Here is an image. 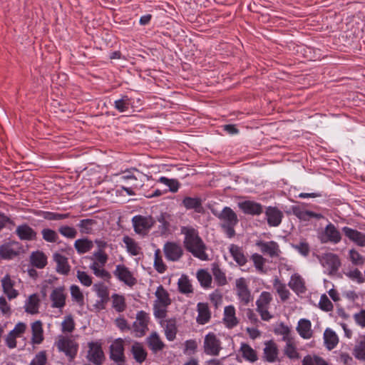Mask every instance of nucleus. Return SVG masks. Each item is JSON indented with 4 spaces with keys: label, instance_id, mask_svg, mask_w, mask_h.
<instances>
[{
    "label": "nucleus",
    "instance_id": "37998d69",
    "mask_svg": "<svg viewBox=\"0 0 365 365\" xmlns=\"http://www.w3.org/2000/svg\"><path fill=\"white\" fill-rule=\"evenodd\" d=\"M74 246L78 253L83 254L91 250L93 245L92 241L88 239H79L76 240Z\"/></svg>",
    "mask_w": 365,
    "mask_h": 365
},
{
    "label": "nucleus",
    "instance_id": "72a5a7b5",
    "mask_svg": "<svg viewBox=\"0 0 365 365\" xmlns=\"http://www.w3.org/2000/svg\"><path fill=\"white\" fill-rule=\"evenodd\" d=\"M324 340L329 350L333 349L338 344L339 339L336 333L331 329H327L324 333Z\"/></svg>",
    "mask_w": 365,
    "mask_h": 365
},
{
    "label": "nucleus",
    "instance_id": "0e129e2a",
    "mask_svg": "<svg viewBox=\"0 0 365 365\" xmlns=\"http://www.w3.org/2000/svg\"><path fill=\"white\" fill-rule=\"evenodd\" d=\"M319 306L321 309L329 312L333 309V304L326 294H322L320 297Z\"/></svg>",
    "mask_w": 365,
    "mask_h": 365
},
{
    "label": "nucleus",
    "instance_id": "dca6fc26",
    "mask_svg": "<svg viewBox=\"0 0 365 365\" xmlns=\"http://www.w3.org/2000/svg\"><path fill=\"white\" fill-rule=\"evenodd\" d=\"M113 274L120 282H123L128 286L131 287L136 282L133 273L123 264H118Z\"/></svg>",
    "mask_w": 365,
    "mask_h": 365
},
{
    "label": "nucleus",
    "instance_id": "39448f33",
    "mask_svg": "<svg viewBox=\"0 0 365 365\" xmlns=\"http://www.w3.org/2000/svg\"><path fill=\"white\" fill-rule=\"evenodd\" d=\"M86 359L96 365H101L104 360V353L101 340L91 341L87 344Z\"/></svg>",
    "mask_w": 365,
    "mask_h": 365
},
{
    "label": "nucleus",
    "instance_id": "5fc2aeb1",
    "mask_svg": "<svg viewBox=\"0 0 365 365\" xmlns=\"http://www.w3.org/2000/svg\"><path fill=\"white\" fill-rule=\"evenodd\" d=\"M284 354L291 359H297L299 358V353L296 347L292 344L291 340L287 341L284 347Z\"/></svg>",
    "mask_w": 365,
    "mask_h": 365
},
{
    "label": "nucleus",
    "instance_id": "a18cd8bd",
    "mask_svg": "<svg viewBox=\"0 0 365 365\" xmlns=\"http://www.w3.org/2000/svg\"><path fill=\"white\" fill-rule=\"evenodd\" d=\"M71 296L76 304L82 306L84 303V297L78 286L73 284L70 287Z\"/></svg>",
    "mask_w": 365,
    "mask_h": 365
},
{
    "label": "nucleus",
    "instance_id": "58836bf2",
    "mask_svg": "<svg viewBox=\"0 0 365 365\" xmlns=\"http://www.w3.org/2000/svg\"><path fill=\"white\" fill-rule=\"evenodd\" d=\"M31 262L34 267L41 269L46 266L47 258L43 252L39 251L34 252L31 255Z\"/></svg>",
    "mask_w": 365,
    "mask_h": 365
},
{
    "label": "nucleus",
    "instance_id": "a19ab883",
    "mask_svg": "<svg viewBox=\"0 0 365 365\" xmlns=\"http://www.w3.org/2000/svg\"><path fill=\"white\" fill-rule=\"evenodd\" d=\"M252 259L254 262L255 267L257 270L262 273H265L268 271L269 267L267 264V260L259 254H253Z\"/></svg>",
    "mask_w": 365,
    "mask_h": 365
},
{
    "label": "nucleus",
    "instance_id": "6e6d98bb",
    "mask_svg": "<svg viewBox=\"0 0 365 365\" xmlns=\"http://www.w3.org/2000/svg\"><path fill=\"white\" fill-rule=\"evenodd\" d=\"M95 224L94 220L91 219H85L80 221L78 227L80 231L84 234H89L93 230V227Z\"/></svg>",
    "mask_w": 365,
    "mask_h": 365
},
{
    "label": "nucleus",
    "instance_id": "4c0bfd02",
    "mask_svg": "<svg viewBox=\"0 0 365 365\" xmlns=\"http://www.w3.org/2000/svg\"><path fill=\"white\" fill-rule=\"evenodd\" d=\"M240 352L243 358L250 362H254L257 359L256 351L247 344H241Z\"/></svg>",
    "mask_w": 365,
    "mask_h": 365
},
{
    "label": "nucleus",
    "instance_id": "aec40b11",
    "mask_svg": "<svg viewBox=\"0 0 365 365\" xmlns=\"http://www.w3.org/2000/svg\"><path fill=\"white\" fill-rule=\"evenodd\" d=\"M342 230L346 237H347L351 241L354 242L359 246H365L364 233H362L356 230H354L348 227H344Z\"/></svg>",
    "mask_w": 365,
    "mask_h": 365
},
{
    "label": "nucleus",
    "instance_id": "c03bdc74",
    "mask_svg": "<svg viewBox=\"0 0 365 365\" xmlns=\"http://www.w3.org/2000/svg\"><path fill=\"white\" fill-rule=\"evenodd\" d=\"M93 289L98 297L100 298L101 303H104L108 300V290L106 285L103 284H96L93 285Z\"/></svg>",
    "mask_w": 365,
    "mask_h": 365
},
{
    "label": "nucleus",
    "instance_id": "8fccbe9b",
    "mask_svg": "<svg viewBox=\"0 0 365 365\" xmlns=\"http://www.w3.org/2000/svg\"><path fill=\"white\" fill-rule=\"evenodd\" d=\"M158 182L168 186L170 191L172 192H176L180 187V183L175 179H169L165 177H160Z\"/></svg>",
    "mask_w": 365,
    "mask_h": 365
},
{
    "label": "nucleus",
    "instance_id": "f257e3e1",
    "mask_svg": "<svg viewBox=\"0 0 365 365\" xmlns=\"http://www.w3.org/2000/svg\"><path fill=\"white\" fill-rule=\"evenodd\" d=\"M181 232L185 235L184 245L186 249L200 259L207 260L208 256L205 252L206 247L197 232L192 227H183Z\"/></svg>",
    "mask_w": 365,
    "mask_h": 365
},
{
    "label": "nucleus",
    "instance_id": "ea45409f",
    "mask_svg": "<svg viewBox=\"0 0 365 365\" xmlns=\"http://www.w3.org/2000/svg\"><path fill=\"white\" fill-rule=\"evenodd\" d=\"M230 252L232 257H233L234 260L239 265L242 266L246 263V257L244 255L242 250L237 245H231L230 246Z\"/></svg>",
    "mask_w": 365,
    "mask_h": 365
},
{
    "label": "nucleus",
    "instance_id": "0eeeda50",
    "mask_svg": "<svg viewBox=\"0 0 365 365\" xmlns=\"http://www.w3.org/2000/svg\"><path fill=\"white\" fill-rule=\"evenodd\" d=\"M204 352L209 356H218L222 349L220 337L212 332L205 336L203 341Z\"/></svg>",
    "mask_w": 365,
    "mask_h": 365
},
{
    "label": "nucleus",
    "instance_id": "4be33fe9",
    "mask_svg": "<svg viewBox=\"0 0 365 365\" xmlns=\"http://www.w3.org/2000/svg\"><path fill=\"white\" fill-rule=\"evenodd\" d=\"M238 206L246 214L259 215L262 212V205L253 201L245 200L240 202L238 203Z\"/></svg>",
    "mask_w": 365,
    "mask_h": 365
},
{
    "label": "nucleus",
    "instance_id": "3c124183",
    "mask_svg": "<svg viewBox=\"0 0 365 365\" xmlns=\"http://www.w3.org/2000/svg\"><path fill=\"white\" fill-rule=\"evenodd\" d=\"M197 277L201 285L205 287H210L212 283L211 275L205 270L201 269L197 272Z\"/></svg>",
    "mask_w": 365,
    "mask_h": 365
},
{
    "label": "nucleus",
    "instance_id": "5701e85b",
    "mask_svg": "<svg viewBox=\"0 0 365 365\" xmlns=\"http://www.w3.org/2000/svg\"><path fill=\"white\" fill-rule=\"evenodd\" d=\"M40 307V299L38 294H33L30 295L25 301V312L30 314H36L38 312Z\"/></svg>",
    "mask_w": 365,
    "mask_h": 365
},
{
    "label": "nucleus",
    "instance_id": "338daca9",
    "mask_svg": "<svg viewBox=\"0 0 365 365\" xmlns=\"http://www.w3.org/2000/svg\"><path fill=\"white\" fill-rule=\"evenodd\" d=\"M59 232L68 238H74L77 235V231L72 227L63 226L59 228Z\"/></svg>",
    "mask_w": 365,
    "mask_h": 365
},
{
    "label": "nucleus",
    "instance_id": "2eb2a0df",
    "mask_svg": "<svg viewBox=\"0 0 365 365\" xmlns=\"http://www.w3.org/2000/svg\"><path fill=\"white\" fill-rule=\"evenodd\" d=\"M163 252L167 259L176 262L182 257L183 250L180 244L168 242L164 245Z\"/></svg>",
    "mask_w": 365,
    "mask_h": 365
},
{
    "label": "nucleus",
    "instance_id": "864d4df0",
    "mask_svg": "<svg viewBox=\"0 0 365 365\" xmlns=\"http://www.w3.org/2000/svg\"><path fill=\"white\" fill-rule=\"evenodd\" d=\"M353 354L356 359L365 360V337L356 344Z\"/></svg>",
    "mask_w": 365,
    "mask_h": 365
},
{
    "label": "nucleus",
    "instance_id": "f8f14e48",
    "mask_svg": "<svg viewBox=\"0 0 365 365\" xmlns=\"http://www.w3.org/2000/svg\"><path fill=\"white\" fill-rule=\"evenodd\" d=\"M22 251V246L15 241L6 242L0 246V256L4 259H12Z\"/></svg>",
    "mask_w": 365,
    "mask_h": 365
},
{
    "label": "nucleus",
    "instance_id": "1a4fd4ad",
    "mask_svg": "<svg viewBox=\"0 0 365 365\" xmlns=\"http://www.w3.org/2000/svg\"><path fill=\"white\" fill-rule=\"evenodd\" d=\"M67 292L63 286L53 287L49 294L51 307L61 310L66 306Z\"/></svg>",
    "mask_w": 365,
    "mask_h": 365
},
{
    "label": "nucleus",
    "instance_id": "c85d7f7f",
    "mask_svg": "<svg viewBox=\"0 0 365 365\" xmlns=\"http://www.w3.org/2000/svg\"><path fill=\"white\" fill-rule=\"evenodd\" d=\"M297 330L299 334L304 339H310L312 336V324L309 320L301 319L298 322Z\"/></svg>",
    "mask_w": 365,
    "mask_h": 365
},
{
    "label": "nucleus",
    "instance_id": "a878e982",
    "mask_svg": "<svg viewBox=\"0 0 365 365\" xmlns=\"http://www.w3.org/2000/svg\"><path fill=\"white\" fill-rule=\"evenodd\" d=\"M282 215V212L275 207H269L266 210L267 222L272 227H277L281 223Z\"/></svg>",
    "mask_w": 365,
    "mask_h": 365
},
{
    "label": "nucleus",
    "instance_id": "f704fd0d",
    "mask_svg": "<svg viewBox=\"0 0 365 365\" xmlns=\"http://www.w3.org/2000/svg\"><path fill=\"white\" fill-rule=\"evenodd\" d=\"M112 307L117 312H123L126 309L127 304L125 296L119 294H113L111 295Z\"/></svg>",
    "mask_w": 365,
    "mask_h": 365
},
{
    "label": "nucleus",
    "instance_id": "2f4dec72",
    "mask_svg": "<svg viewBox=\"0 0 365 365\" xmlns=\"http://www.w3.org/2000/svg\"><path fill=\"white\" fill-rule=\"evenodd\" d=\"M264 354L266 360L269 362H274L277 359L278 351L276 344L272 341L265 343Z\"/></svg>",
    "mask_w": 365,
    "mask_h": 365
},
{
    "label": "nucleus",
    "instance_id": "393cba45",
    "mask_svg": "<svg viewBox=\"0 0 365 365\" xmlns=\"http://www.w3.org/2000/svg\"><path fill=\"white\" fill-rule=\"evenodd\" d=\"M223 321L227 328H233L238 324V319L235 315V309L233 306H227L224 309Z\"/></svg>",
    "mask_w": 365,
    "mask_h": 365
},
{
    "label": "nucleus",
    "instance_id": "f3484780",
    "mask_svg": "<svg viewBox=\"0 0 365 365\" xmlns=\"http://www.w3.org/2000/svg\"><path fill=\"white\" fill-rule=\"evenodd\" d=\"M3 292L9 300L16 299L19 296V292L15 289L16 281L9 274H6L1 280Z\"/></svg>",
    "mask_w": 365,
    "mask_h": 365
},
{
    "label": "nucleus",
    "instance_id": "423d86ee",
    "mask_svg": "<svg viewBox=\"0 0 365 365\" xmlns=\"http://www.w3.org/2000/svg\"><path fill=\"white\" fill-rule=\"evenodd\" d=\"M272 301V295L268 292H262L256 301L257 311L264 321H269L272 318V314L269 312Z\"/></svg>",
    "mask_w": 365,
    "mask_h": 365
},
{
    "label": "nucleus",
    "instance_id": "7c9ffc66",
    "mask_svg": "<svg viewBox=\"0 0 365 365\" xmlns=\"http://www.w3.org/2000/svg\"><path fill=\"white\" fill-rule=\"evenodd\" d=\"M147 342L150 349L153 352H157L162 350L165 346L164 343L160 339V336L156 332L152 333L147 338Z\"/></svg>",
    "mask_w": 365,
    "mask_h": 365
},
{
    "label": "nucleus",
    "instance_id": "49530a36",
    "mask_svg": "<svg viewBox=\"0 0 365 365\" xmlns=\"http://www.w3.org/2000/svg\"><path fill=\"white\" fill-rule=\"evenodd\" d=\"M130 106V101L127 96H123L120 99L115 100L114 101L115 108L121 113L128 111Z\"/></svg>",
    "mask_w": 365,
    "mask_h": 365
},
{
    "label": "nucleus",
    "instance_id": "6ab92c4d",
    "mask_svg": "<svg viewBox=\"0 0 365 365\" xmlns=\"http://www.w3.org/2000/svg\"><path fill=\"white\" fill-rule=\"evenodd\" d=\"M320 261L322 266L330 272L336 271L340 267V260L338 256L332 253L325 254Z\"/></svg>",
    "mask_w": 365,
    "mask_h": 365
},
{
    "label": "nucleus",
    "instance_id": "680f3d73",
    "mask_svg": "<svg viewBox=\"0 0 365 365\" xmlns=\"http://www.w3.org/2000/svg\"><path fill=\"white\" fill-rule=\"evenodd\" d=\"M74 321L71 316H67L61 323V330L63 332H71L74 329Z\"/></svg>",
    "mask_w": 365,
    "mask_h": 365
},
{
    "label": "nucleus",
    "instance_id": "c9c22d12",
    "mask_svg": "<svg viewBox=\"0 0 365 365\" xmlns=\"http://www.w3.org/2000/svg\"><path fill=\"white\" fill-rule=\"evenodd\" d=\"M16 232L21 240H31L36 237V232L31 227L26 225L19 226Z\"/></svg>",
    "mask_w": 365,
    "mask_h": 365
},
{
    "label": "nucleus",
    "instance_id": "ddd939ff",
    "mask_svg": "<svg viewBox=\"0 0 365 365\" xmlns=\"http://www.w3.org/2000/svg\"><path fill=\"white\" fill-rule=\"evenodd\" d=\"M110 356L116 364L125 363L124 355V341L120 339L114 340L110 346Z\"/></svg>",
    "mask_w": 365,
    "mask_h": 365
},
{
    "label": "nucleus",
    "instance_id": "473e14b6",
    "mask_svg": "<svg viewBox=\"0 0 365 365\" xmlns=\"http://www.w3.org/2000/svg\"><path fill=\"white\" fill-rule=\"evenodd\" d=\"M197 322L200 324H206L210 318V312L208 306L205 303L197 304Z\"/></svg>",
    "mask_w": 365,
    "mask_h": 365
},
{
    "label": "nucleus",
    "instance_id": "f03ea898",
    "mask_svg": "<svg viewBox=\"0 0 365 365\" xmlns=\"http://www.w3.org/2000/svg\"><path fill=\"white\" fill-rule=\"evenodd\" d=\"M155 299L153 304V314L158 319H164L168 307L171 303L169 294L162 285H159L155 292Z\"/></svg>",
    "mask_w": 365,
    "mask_h": 365
},
{
    "label": "nucleus",
    "instance_id": "9d476101",
    "mask_svg": "<svg viewBox=\"0 0 365 365\" xmlns=\"http://www.w3.org/2000/svg\"><path fill=\"white\" fill-rule=\"evenodd\" d=\"M133 225L136 233L145 235L154 224L151 216L136 215L132 219Z\"/></svg>",
    "mask_w": 365,
    "mask_h": 365
},
{
    "label": "nucleus",
    "instance_id": "c756f323",
    "mask_svg": "<svg viewBox=\"0 0 365 365\" xmlns=\"http://www.w3.org/2000/svg\"><path fill=\"white\" fill-rule=\"evenodd\" d=\"M53 259L56 263L57 272L62 274H68L70 270L68 259L60 253H54Z\"/></svg>",
    "mask_w": 365,
    "mask_h": 365
},
{
    "label": "nucleus",
    "instance_id": "e2e57ef3",
    "mask_svg": "<svg viewBox=\"0 0 365 365\" xmlns=\"http://www.w3.org/2000/svg\"><path fill=\"white\" fill-rule=\"evenodd\" d=\"M212 273L214 278L218 284L223 285L226 283V277L225 273L218 267H213Z\"/></svg>",
    "mask_w": 365,
    "mask_h": 365
},
{
    "label": "nucleus",
    "instance_id": "13d9d810",
    "mask_svg": "<svg viewBox=\"0 0 365 365\" xmlns=\"http://www.w3.org/2000/svg\"><path fill=\"white\" fill-rule=\"evenodd\" d=\"M178 287L181 292L182 293H190L192 292V285L190 282V280L185 276H182L178 279Z\"/></svg>",
    "mask_w": 365,
    "mask_h": 365
},
{
    "label": "nucleus",
    "instance_id": "a211bd4d",
    "mask_svg": "<svg viewBox=\"0 0 365 365\" xmlns=\"http://www.w3.org/2000/svg\"><path fill=\"white\" fill-rule=\"evenodd\" d=\"M256 245L262 253L271 257H278L281 252L278 244L274 241L259 240L256 242Z\"/></svg>",
    "mask_w": 365,
    "mask_h": 365
},
{
    "label": "nucleus",
    "instance_id": "4468645a",
    "mask_svg": "<svg viewBox=\"0 0 365 365\" xmlns=\"http://www.w3.org/2000/svg\"><path fill=\"white\" fill-rule=\"evenodd\" d=\"M236 292L240 302L246 305L252 300L248 289V282L245 278H239L235 282Z\"/></svg>",
    "mask_w": 365,
    "mask_h": 365
},
{
    "label": "nucleus",
    "instance_id": "603ef678",
    "mask_svg": "<svg viewBox=\"0 0 365 365\" xmlns=\"http://www.w3.org/2000/svg\"><path fill=\"white\" fill-rule=\"evenodd\" d=\"M182 204L187 209L197 210L201 207V200L198 197H187L182 200Z\"/></svg>",
    "mask_w": 365,
    "mask_h": 365
},
{
    "label": "nucleus",
    "instance_id": "79ce46f5",
    "mask_svg": "<svg viewBox=\"0 0 365 365\" xmlns=\"http://www.w3.org/2000/svg\"><path fill=\"white\" fill-rule=\"evenodd\" d=\"M273 287L282 301H285L289 297V291L287 289L285 284L282 283L278 278L274 279Z\"/></svg>",
    "mask_w": 365,
    "mask_h": 365
},
{
    "label": "nucleus",
    "instance_id": "b1692460",
    "mask_svg": "<svg viewBox=\"0 0 365 365\" xmlns=\"http://www.w3.org/2000/svg\"><path fill=\"white\" fill-rule=\"evenodd\" d=\"M164 329L165 335L168 341H173L177 334V322L175 319H170L161 322Z\"/></svg>",
    "mask_w": 365,
    "mask_h": 365
},
{
    "label": "nucleus",
    "instance_id": "09e8293b",
    "mask_svg": "<svg viewBox=\"0 0 365 365\" xmlns=\"http://www.w3.org/2000/svg\"><path fill=\"white\" fill-rule=\"evenodd\" d=\"M123 242L126 249L132 255H138L140 253V247L138 244L130 237L126 236L123 237Z\"/></svg>",
    "mask_w": 365,
    "mask_h": 365
},
{
    "label": "nucleus",
    "instance_id": "052dcab7",
    "mask_svg": "<svg viewBox=\"0 0 365 365\" xmlns=\"http://www.w3.org/2000/svg\"><path fill=\"white\" fill-rule=\"evenodd\" d=\"M349 259L351 262L356 265L363 264L364 263L365 258L359 253L356 250L352 249L349 252Z\"/></svg>",
    "mask_w": 365,
    "mask_h": 365
},
{
    "label": "nucleus",
    "instance_id": "bb28decb",
    "mask_svg": "<svg viewBox=\"0 0 365 365\" xmlns=\"http://www.w3.org/2000/svg\"><path fill=\"white\" fill-rule=\"evenodd\" d=\"M131 354L137 363L142 364L147 357V351L143 345L139 342H135L131 346Z\"/></svg>",
    "mask_w": 365,
    "mask_h": 365
},
{
    "label": "nucleus",
    "instance_id": "20e7f679",
    "mask_svg": "<svg viewBox=\"0 0 365 365\" xmlns=\"http://www.w3.org/2000/svg\"><path fill=\"white\" fill-rule=\"evenodd\" d=\"M55 345L60 352H63L70 360L76 356L78 345L73 339L60 336L55 342Z\"/></svg>",
    "mask_w": 365,
    "mask_h": 365
},
{
    "label": "nucleus",
    "instance_id": "9b49d317",
    "mask_svg": "<svg viewBox=\"0 0 365 365\" xmlns=\"http://www.w3.org/2000/svg\"><path fill=\"white\" fill-rule=\"evenodd\" d=\"M148 322L149 316L146 312L140 311L137 313L135 320L132 327L133 332L135 336L141 337L145 335L148 330Z\"/></svg>",
    "mask_w": 365,
    "mask_h": 365
},
{
    "label": "nucleus",
    "instance_id": "4d7b16f0",
    "mask_svg": "<svg viewBox=\"0 0 365 365\" xmlns=\"http://www.w3.org/2000/svg\"><path fill=\"white\" fill-rule=\"evenodd\" d=\"M160 250H157L154 254V267L159 273H163L166 269V266L164 264L161 256L160 255Z\"/></svg>",
    "mask_w": 365,
    "mask_h": 365
},
{
    "label": "nucleus",
    "instance_id": "de8ad7c7",
    "mask_svg": "<svg viewBox=\"0 0 365 365\" xmlns=\"http://www.w3.org/2000/svg\"><path fill=\"white\" fill-rule=\"evenodd\" d=\"M302 365H329L322 357L316 355H307L302 361Z\"/></svg>",
    "mask_w": 365,
    "mask_h": 365
},
{
    "label": "nucleus",
    "instance_id": "412c9836",
    "mask_svg": "<svg viewBox=\"0 0 365 365\" xmlns=\"http://www.w3.org/2000/svg\"><path fill=\"white\" fill-rule=\"evenodd\" d=\"M288 285L297 294H303L306 291L304 280L297 273L291 276Z\"/></svg>",
    "mask_w": 365,
    "mask_h": 365
},
{
    "label": "nucleus",
    "instance_id": "bf43d9fd",
    "mask_svg": "<svg viewBox=\"0 0 365 365\" xmlns=\"http://www.w3.org/2000/svg\"><path fill=\"white\" fill-rule=\"evenodd\" d=\"M90 268L93 274L98 277L106 279L109 277V273L103 268V266H100L97 264H91Z\"/></svg>",
    "mask_w": 365,
    "mask_h": 365
},
{
    "label": "nucleus",
    "instance_id": "6e6552de",
    "mask_svg": "<svg viewBox=\"0 0 365 365\" xmlns=\"http://www.w3.org/2000/svg\"><path fill=\"white\" fill-rule=\"evenodd\" d=\"M317 237L322 243L331 242L333 244L339 243L341 240L340 232L331 222L318 232Z\"/></svg>",
    "mask_w": 365,
    "mask_h": 365
},
{
    "label": "nucleus",
    "instance_id": "69168bd1",
    "mask_svg": "<svg viewBox=\"0 0 365 365\" xmlns=\"http://www.w3.org/2000/svg\"><path fill=\"white\" fill-rule=\"evenodd\" d=\"M43 238L49 242H54L58 240V234L53 230L43 229L42 230Z\"/></svg>",
    "mask_w": 365,
    "mask_h": 365
},
{
    "label": "nucleus",
    "instance_id": "cd10ccee",
    "mask_svg": "<svg viewBox=\"0 0 365 365\" xmlns=\"http://www.w3.org/2000/svg\"><path fill=\"white\" fill-rule=\"evenodd\" d=\"M32 337L31 341L34 344H39L43 341V330L42 323L38 320L31 324Z\"/></svg>",
    "mask_w": 365,
    "mask_h": 365
},
{
    "label": "nucleus",
    "instance_id": "774afa93",
    "mask_svg": "<svg viewBox=\"0 0 365 365\" xmlns=\"http://www.w3.org/2000/svg\"><path fill=\"white\" fill-rule=\"evenodd\" d=\"M46 355L45 351L38 353L31 361L30 365H46Z\"/></svg>",
    "mask_w": 365,
    "mask_h": 365
},
{
    "label": "nucleus",
    "instance_id": "7ed1b4c3",
    "mask_svg": "<svg viewBox=\"0 0 365 365\" xmlns=\"http://www.w3.org/2000/svg\"><path fill=\"white\" fill-rule=\"evenodd\" d=\"M217 217L220 220V225L224 232L228 237H232L235 235L234 227L237 225L238 220L235 212L228 207H225Z\"/></svg>",
    "mask_w": 365,
    "mask_h": 365
},
{
    "label": "nucleus",
    "instance_id": "e433bc0d",
    "mask_svg": "<svg viewBox=\"0 0 365 365\" xmlns=\"http://www.w3.org/2000/svg\"><path fill=\"white\" fill-rule=\"evenodd\" d=\"M294 214L300 220L307 221L311 218L320 219L322 218V215L319 213H315L312 211L302 210L299 207H295L293 210Z\"/></svg>",
    "mask_w": 365,
    "mask_h": 365
}]
</instances>
